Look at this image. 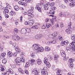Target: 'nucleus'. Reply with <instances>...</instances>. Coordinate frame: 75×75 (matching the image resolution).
Segmentation results:
<instances>
[{
    "label": "nucleus",
    "instance_id": "30",
    "mask_svg": "<svg viewBox=\"0 0 75 75\" xmlns=\"http://www.w3.org/2000/svg\"><path fill=\"white\" fill-rule=\"evenodd\" d=\"M47 27V23H45L42 27V29H45Z\"/></svg>",
    "mask_w": 75,
    "mask_h": 75
},
{
    "label": "nucleus",
    "instance_id": "63",
    "mask_svg": "<svg viewBox=\"0 0 75 75\" xmlns=\"http://www.w3.org/2000/svg\"><path fill=\"white\" fill-rule=\"evenodd\" d=\"M0 48V51L1 52H2L3 51V48L1 47Z\"/></svg>",
    "mask_w": 75,
    "mask_h": 75
},
{
    "label": "nucleus",
    "instance_id": "2",
    "mask_svg": "<svg viewBox=\"0 0 75 75\" xmlns=\"http://www.w3.org/2000/svg\"><path fill=\"white\" fill-rule=\"evenodd\" d=\"M35 62V60L34 59H32L29 60V62H27L26 63L25 65V67H26V68H28L30 67V64L31 65L33 66L34 65V62Z\"/></svg>",
    "mask_w": 75,
    "mask_h": 75
},
{
    "label": "nucleus",
    "instance_id": "5",
    "mask_svg": "<svg viewBox=\"0 0 75 75\" xmlns=\"http://www.w3.org/2000/svg\"><path fill=\"white\" fill-rule=\"evenodd\" d=\"M44 63L46 64L47 68H50V67H51V65L50 62H48V60L47 58H44Z\"/></svg>",
    "mask_w": 75,
    "mask_h": 75
},
{
    "label": "nucleus",
    "instance_id": "45",
    "mask_svg": "<svg viewBox=\"0 0 75 75\" xmlns=\"http://www.w3.org/2000/svg\"><path fill=\"white\" fill-rule=\"evenodd\" d=\"M42 6V5L41 4H38L36 6V7H41Z\"/></svg>",
    "mask_w": 75,
    "mask_h": 75
},
{
    "label": "nucleus",
    "instance_id": "64",
    "mask_svg": "<svg viewBox=\"0 0 75 75\" xmlns=\"http://www.w3.org/2000/svg\"><path fill=\"white\" fill-rule=\"evenodd\" d=\"M23 13L24 15H27V13L26 12L24 11L23 12Z\"/></svg>",
    "mask_w": 75,
    "mask_h": 75
},
{
    "label": "nucleus",
    "instance_id": "28",
    "mask_svg": "<svg viewBox=\"0 0 75 75\" xmlns=\"http://www.w3.org/2000/svg\"><path fill=\"white\" fill-rule=\"evenodd\" d=\"M18 29H17V28H15L14 29V34H17V33H18Z\"/></svg>",
    "mask_w": 75,
    "mask_h": 75
},
{
    "label": "nucleus",
    "instance_id": "10",
    "mask_svg": "<svg viewBox=\"0 0 75 75\" xmlns=\"http://www.w3.org/2000/svg\"><path fill=\"white\" fill-rule=\"evenodd\" d=\"M42 35L41 34L37 35L35 37V38L37 40H39V39L42 38Z\"/></svg>",
    "mask_w": 75,
    "mask_h": 75
},
{
    "label": "nucleus",
    "instance_id": "61",
    "mask_svg": "<svg viewBox=\"0 0 75 75\" xmlns=\"http://www.w3.org/2000/svg\"><path fill=\"white\" fill-rule=\"evenodd\" d=\"M5 18H8L9 16L8 14H7L6 13L5 14Z\"/></svg>",
    "mask_w": 75,
    "mask_h": 75
},
{
    "label": "nucleus",
    "instance_id": "56",
    "mask_svg": "<svg viewBox=\"0 0 75 75\" xmlns=\"http://www.w3.org/2000/svg\"><path fill=\"white\" fill-rule=\"evenodd\" d=\"M40 4L42 6L43 4H44V1L43 0H41L40 1Z\"/></svg>",
    "mask_w": 75,
    "mask_h": 75
},
{
    "label": "nucleus",
    "instance_id": "25",
    "mask_svg": "<svg viewBox=\"0 0 75 75\" xmlns=\"http://www.w3.org/2000/svg\"><path fill=\"white\" fill-rule=\"evenodd\" d=\"M41 74L42 75H48V72L46 71H42Z\"/></svg>",
    "mask_w": 75,
    "mask_h": 75
},
{
    "label": "nucleus",
    "instance_id": "60",
    "mask_svg": "<svg viewBox=\"0 0 75 75\" xmlns=\"http://www.w3.org/2000/svg\"><path fill=\"white\" fill-rule=\"evenodd\" d=\"M25 25H28V22L26 21H25L24 23Z\"/></svg>",
    "mask_w": 75,
    "mask_h": 75
},
{
    "label": "nucleus",
    "instance_id": "11",
    "mask_svg": "<svg viewBox=\"0 0 75 75\" xmlns=\"http://www.w3.org/2000/svg\"><path fill=\"white\" fill-rule=\"evenodd\" d=\"M32 73L35 74L34 75H39L38 73L40 72H38L36 69H33V70L32 71Z\"/></svg>",
    "mask_w": 75,
    "mask_h": 75
},
{
    "label": "nucleus",
    "instance_id": "59",
    "mask_svg": "<svg viewBox=\"0 0 75 75\" xmlns=\"http://www.w3.org/2000/svg\"><path fill=\"white\" fill-rule=\"evenodd\" d=\"M24 71H25V73L26 74H28V70L25 69V70Z\"/></svg>",
    "mask_w": 75,
    "mask_h": 75
},
{
    "label": "nucleus",
    "instance_id": "26",
    "mask_svg": "<svg viewBox=\"0 0 75 75\" xmlns=\"http://www.w3.org/2000/svg\"><path fill=\"white\" fill-rule=\"evenodd\" d=\"M45 50L46 51H50L51 50V49L48 47V46H46L45 48Z\"/></svg>",
    "mask_w": 75,
    "mask_h": 75
},
{
    "label": "nucleus",
    "instance_id": "40",
    "mask_svg": "<svg viewBox=\"0 0 75 75\" xmlns=\"http://www.w3.org/2000/svg\"><path fill=\"white\" fill-rule=\"evenodd\" d=\"M65 31L67 34H69V33H70V32H71V30H70V29H67Z\"/></svg>",
    "mask_w": 75,
    "mask_h": 75
},
{
    "label": "nucleus",
    "instance_id": "33",
    "mask_svg": "<svg viewBox=\"0 0 75 75\" xmlns=\"http://www.w3.org/2000/svg\"><path fill=\"white\" fill-rule=\"evenodd\" d=\"M8 72H9V73L11 74H14V72L13 70L11 69H9L8 70Z\"/></svg>",
    "mask_w": 75,
    "mask_h": 75
},
{
    "label": "nucleus",
    "instance_id": "54",
    "mask_svg": "<svg viewBox=\"0 0 75 75\" xmlns=\"http://www.w3.org/2000/svg\"><path fill=\"white\" fill-rule=\"evenodd\" d=\"M17 36L15 35H13L12 36V38L13 39V40H15L16 39V37Z\"/></svg>",
    "mask_w": 75,
    "mask_h": 75
},
{
    "label": "nucleus",
    "instance_id": "32",
    "mask_svg": "<svg viewBox=\"0 0 75 75\" xmlns=\"http://www.w3.org/2000/svg\"><path fill=\"white\" fill-rule=\"evenodd\" d=\"M2 62L4 64H5L7 63V59H3L2 60Z\"/></svg>",
    "mask_w": 75,
    "mask_h": 75
},
{
    "label": "nucleus",
    "instance_id": "4",
    "mask_svg": "<svg viewBox=\"0 0 75 75\" xmlns=\"http://www.w3.org/2000/svg\"><path fill=\"white\" fill-rule=\"evenodd\" d=\"M68 0L69 1H70L72 2L69 4V5L70 7H74V6H75V2H73L74 0H64V2H65V3H69Z\"/></svg>",
    "mask_w": 75,
    "mask_h": 75
},
{
    "label": "nucleus",
    "instance_id": "37",
    "mask_svg": "<svg viewBox=\"0 0 75 75\" xmlns=\"http://www.w3.org/2000/svg\"><path fill=\"white\" fill-rule=\"evenodd\" d=\"M25 3H32L33 1V0H25Z\"/></svg>",
    "mask_w": 75,
    "mask_h": 75
},
{
    "label": "nucleus",
    "instance_id": "43",
    "mask_svg": "<svg viewBox=\"0 0 75 75\" xmlns=\"http://www.w3.org/2000/svg\"><path fill=\"white\" fill-rule=\"evenodd\" d=\"M64 42L65 45H67L68 44H69V42L68 40H66L64 41Z\"/></svg>",
    "mask_w": 75,
    "mask_h": 75
},
{
    "label": "nucleus",
    "instance_id": "57",
    "mask_svg": "<svg viewBox=\"0 0 75 75\" xmlns=\"http://www.w3.org/2000/svg\"><path fill=\"white\" fill-rule=\"evenodd\" d=\"M6 25V23L5 22H3L2 23V25L4 26V27H5Z\"/></svg>",
    "mask_w": 75,
    "mask_h": 75
},
{
    "label": "nucleus",
    "instance_id": "20",
    "mask_svg": "<svg viewBox=\"0 0 75 75\" xmlns=\"http://www.w3.org/2000/svg\"><path fill=\"white\" fill-rule=\"evenodd\" d=\"M37 62L38 65H41L42 64V61L41 59H38L37 60Z\"/></svg>",
    "mask_w": 75,
    "mask_h": 75
},
{
    "label": "nucleus",
    "instance_id": "36",
    "mask_svg": "<svg viewBox=\"0 0 75 75\" xmlns=\"http://www.w3.org/2000/svg\"><path fill=\"white\" fill-rule=\"evenodd\" d=\"M9 73H8V71H6L4 72V73H2L1 75H8Z\"/></svg>",
    "mask_w": 75,
    "mask_h": 75
},
{
    "label": "nucleus",
    "instance_id": "7",
    "mask_svg": "<svg viewBox=\"0 0 75 75\" xmlns=\"http://www.w3.org/2000/svg\"><path fill=\"white\" fill-rule=\"evenodd\" d=\"M50 2H47L46 4H45L44 5V9L45 10H48L50 8Z\"/></svg>",
    "mask_w": 75,
    "mask_h": 75
},
{
    "label": "nucleus",
    "instance_id": "39",
    "mask_svg": "<svg viewBox=\"0 0 75 75\" xmlns=\"http://www.w3.org/2000/svg\"><path fill=\"white\" fill-rule=\"evenodd\" d=\"M49 12L51 14H54L55 13V11L54 10H51Z\"/></svg>",
    "mask_w": 75,
    "mask_h": 75
},
{
    "label": "nucleus",
    "instance_id": "58",
    "mask_svg": "<svg viewBox=\"0 0 75 75\" xmlns=\"http://www.w3.org/2000/svg\"><path fill=\"white\" fill-rule=\"evenodd\" d=\"M69 67L70 68H72V67H73V65L72 64H70L69 65Z\"/></svg>",
    "mask_w": 75,
    "mask_h": 75
},
{
    "label": "nucleus",
    "instance_id": "9",
    "mask_svg": "<svg viewBox=\"0 0 75 75\" xmlns=\"http://www.w3.org/2000/svg\"><path fill=\"white\" fill-rule=\"evenodd\" d=\"M58 34V32H55L52 34H50L49 35V37H50V38H54V37H55Z\"/></svg>",
    "mask_w": 75,
    "mask_h": 75
},
{
    "label": "nucleus",
    "instance_id": "3",
    "mask_svg": "<svg viewBox=\"0 0 75 75\" xmlns=\"http://www.w3.org/2000/svg\"><path fill=\"white\" fill-rule=\"evenodd\" d=\"M30 31V29L29 28H23L21 31V33L23 34H25L26 33H28Z\"/></svg>",
    "mask_w": 75,
    "mask_h": 75
},
{
    "label": "nucleus",
    "instance_id": "51",
    "mask_svg": "<svg viewBox=\"0 0 75 75\" xmlns=\"http://www.w3.org/2000/svg\"><path fill=\"white\" fill-rule=\"evenodd\" d=\"M55 5V3L54 2H52L51 4L50 3L49 6H54Z\"/></svg>",
    "mask_w": 75,
    "mask_h": 75
},
{
    "label": "nucleus",
    "instance_id": "22",
    "mask_svg": "<svg viewBox=\"0 0 75 75\" xmlns=\"http://www.w3.org/2000/svg\"><path fill=\"white\" fill-rule=\"evenodd\" d=\"M35 9L37 10L38 11H39V12L42 13V10H41V8L40 7H38L37 6H36Z\"/></svg>",
    "mask_w": 75,
    "mask_h": 75
},
{
    "label": "nucleus",
    "instance_id": "34",
    "mask_svg": "<svg viewBox=\"0 0 75 75\" xmlns=\"http://www.w3.org/2000/svg\"><path fill=\"white\" fill-rule=\"evenodd\" d=\"M15 50L17 52H20V50L18 47H16L15 48Z\"/></svg>",
    "mask_w": 75,
    "mask_h": 75
},
{
    "label": "nucleus",
    "instance_id": "24",
    "mask_svg": "<svg viewBox=\"0 0 75 75\" xmlns=\"http://www.w3.org/2000/svg\"><path fill=\"white\" fill-rule=\"evenodd\" d=\"M48 44H52H52H56L57 43V41L55 40H54L53 41L51 42H48Z\"/></svg>",
    "mask_w": 75,
    "mask_h": 75
},
{
    "label": "nucleus",
    "instance_id": "17",
    "mask_svg": "<svg viewBox=\"0 0 75 75\" xmlns=\"http://www.w3.org/2000/svg\"><path fill=\"white\" fill-rule=\"evenodd\" d=\"M60 52L61 54V56L63 58H65L66 57V54L65 53V52L61 50L60 51Z\"/></svg>",
    "mask_w": 75,
    "mask_h": 75
},
{
    "label": "nucleus",
    "instance_id": "16",
    "mask_svg": "<svg viewBox=\"0 0 75 75\" xmlns=\"http://www.w3.org/2000/svg\"><path fill=\"white\" fill-rule=\"evenodd\" d=\"M34 21L33 20L29 21L28 22V25H32L34 24Z\"/></svg>",
    "mask_w": 75,
    "mask_h": 75
},
{
    "label": "nucleus",
    "instance_id": "35",
    "mask_svg": "<svg viewBox=\"0 0 75 75\" xmlns=\"http://www.w3.org/2000/svg\"><path fill=\"white\" fill-rule=\"evenodd\" d=\"M22 38L21 37H20L19 36L16 35V39L15 41H17L18 40H21Z\"/></svg>",
    "mask_w": 75,
    "mask_h": 75
},
{
    "label": "nucleus",
    "instance_id": "6",
    "mask_svg": "<svg viewBox=\"0 0 75 75\" xmlns=\"http://www.w3.org/2000/svg\"><path fill=\"white\" fill-rule=\"evenodd\" d=\"M75 43V40L73 41L70 44V45H71V51H75V45L74 44Z\"/></svg>",
    "mask_w": 75,
    "mask_h": 75
},
{
    "label": "nucleus",
    "instance_id": "18",
    "mask_svg": "<svg viewBox=\"0 0 75 75\" xmlns=\"http://www.w3.org/2000/svg\"><path fill=\"white\" fill-rule=\"evenodd\" d=\"M56 69L57 70V74L59 75H62V74H60L61 73V72L62 71H61V69Z\"/></svg>",
    "mask_w": 75,
    "mask_h": 75
},
{
    "label": "nucleus",
    "instance_id": "19",
    "mask_svg": "<svg viewBox=\"0 0 75 75\" xmlns=\"http://www.w3.org/2000/svg\"><path fill=\"white\" fill-rule=\"evenodd\" d=\"M14 8L16 11H18V10H20L19 7L17 5L15 6L14 7Z\"/></svg>",
    "mask_w": 75,
    "mask_h": 75
},
{
    "label": "nucleus",
    "instance_id": "44",
    "mask_svg": "<svg viewBox=\"0 0 75 75\" xmlns=\"http://www.w3.org/2000/svg\"><path fill=\"white\" fill-rule=\"evenodd\" d=\"M59 39L60 41L62 40V36L60 35H59Z\"/></svg>",
    "mask_w": 75,
    "mask_h": 75
},
{
    "label": "nucleus",
    "instance_id": "47",
    "mask_svg": "<svg viewBox=\"0 0 75 75\" xmlns=\"http://www.w3.org/2000/svg\"><path fill=\"white\" fill-rule=\"evenodd\" d=\"M51 25L49 23H47V28H50V27H51Z\"/></svg>",
    "mask_w": 75,
    "mask_h": 75
},
{
    "label": "nucleus",
    "instance_id": "14",
    "mask_svg": "<svg viewBox=\"0 0 75 75\" xmlns=\"http://www.w3.org/2000/svg\"><path fill=\"white\" fill-rule=\"evenodd\" d=\"M9 14L11 16H13V15L16 16V12L13 11H12L10 12Z\"/></svg>",
    "mask_w": 75,
    "mask_h": 75
},
{
    "label": "nucleus",
    "instance_id": "31",
    "mask_svg": "<svg viewBox=\"0 0 75 75\" xmlns=\"http://www.w3.org/2000/svg\"><path fill=\"white\" fill-rule=\"evenodd\" d=\"M8 9H5L4 11V14H8Z\"/></svg>",
    "mask_w": 75,
    "mask_h": 75
},
{
    "label": "nucleus",
    "instance_id": "38",
    "mask_svg": "<svg viewBox=\"0 0 75 75\" xmlns=\"http://www.w3.org/2000/svg\"><path fill=\"white\" fill-rule=\"evenodd\" d=\"M21 62H25V59L24 57H22L21 58Z\"/></svg>",
    "mask_w": 75,
    "mask_h": 75
},
{
    "label": "nucleus",
    "instance_id": "46",
    "mask_svg": "<svg viewBox=\"0 0 75 75\" xmlns=\"http://www.w3.org/2000/svg\"><path fill=\"white\" fill-rule=\"evenodd\" d=\"M60 45L61 46H64V45H65V43L64 42V41H62L60 44Z\"/></svg>",
    "mask_w": 75,
    "mask_h": 75
},
{
    "label": "nucleus",
    "instance_id": "41",
    "mask_svg": "<svg viewBox=\"0 0 75 75\" xmlns=\"http://www.w3.org/2000/svg\"><path fill=\"white\" fill-rule=\"evenodd\" d=\"M58 58H59V56H58V55L57 54L54 56V59L55 60H56V59H57Z\"/></svg>",
    "mask_w": 75,
    "mask_h": 75
},
{
    "label": "nucleus",
    "instance_id": "15",
    "mask_svg": "<svg viewBox=\"0 0 75 75\" xmlns=\"http://www.w3.org/2000/svg\"><path fill=\"white\" fill-rule=\"evenodd\" d=\"M7 55L9 57H11L13 55V53L9 51H8Z\"/></svg>",
    "mask_w": 75,
    "mask_h": 75
},
{
    "label": "nucleus",
    "instance_id": "13",
    "mask_svg": "<svg viewBox=\"0 0 75 75\" xmlns=\"http://www.w3.org/2000/svg\"><path fill=\"white\" fill-rule=\"evenodd\" d=\"M30 11H31V12H30V13H29L28 14V16H29L30 17H34V15L33 14H32V13H33V10H30Z\"/></svg>",
    "mask_w": 75,
    "mask_h": 75
},
{
    "label": "nucleus",
    "instance_id": "49",
    "mask_svg": "<svg viewBox=\"0 0 75 75\" xmlns=\"http://www.w3.org/2000/svg\"><path fill=\"white\" fill-rule=\"evenodd\" d=\"M74 59L72 58H70L69 59V62H74Z\"/></svg>",
    "mask_w": 75,
    "mask_h": 75
},
{
    "label": "nucleus",
    "instance_id": "12",
    "mask_svg": "<svg viewBox=\"0 0 75 75\" xmlns=\"http://www.w3.org/2000/svg\"><path fill=\"white\" fill-rule=\"evenodd\" d=\"M18 3L19 4H20V5H22L23 6H24V7L27 6V4L21 1H19Z\"/></svg>",
    "mask_w": 75,
    "mask_h": 75
},
{
    "label": "nucleus",
    "instance_id": "1",
    "mask_svg": "<svg viewBox=\"0 0 75 75\" xmlns=\"http://www.w3.org/2000/svg\"><path fill=\"white\" fill-rule=\"evenodd\" d=\"M40 45L38 44H34L32 47V48L35 50H36L38 52H42L44 50V48L42 47H39Z\"/></svg>",
    "mask_w": 75,
    "mask_h": 75
},
{
    "label": "nucleus",
    "instance_id": "27",
    "mask_svg": "<svg viewBox=\"0 0 75 75\" xmlns=\"http://www.w3.org/2000/svg\"><path fill=\"white\" fill-rule=\"evenodd\" d=\"M31 28H34L37 30L38 28V26L37 25H34L31 27Z\"/></svg>",
    "mask_w": 75,
    "mask_h": 75
},
{
    "label": "nucleus",
    "instance_id": "8",
    "mask_svg": "<svg viewBox=\"0 0 75 75\" xmlns=\"http://www.w3.org/2000/svg\"><path fill=\"white\" fill-rule=\"evenodd\" d=\"M15 61L17 65H20L21 63V58L20 57H18L16 58L15 59Z\"/></svg>",
    "mask_w": 75,
    "mask_h": 75
},
{
    "label": "nucleus",
    "instance_id": "52",
    "mask_svg": "<svg viewBox=\"0 0 75 75\" xmlns=\"http://www.w3.org/2000/svg\"><path fill=\"white\" fill-rule=\"evenodd\" d=\"M9 38V37H6L5 36H3V39L5 40H6V39H8Z\"/></svg>",
    "mask_w": 75,
    "mask_h": 75
},
{
    "label": "nucleus",
    "instance_id": "23",
    "mask_svg": "<svg viewBox=\"0 0 75 75\" xmlns=\"http://www.w3.org/2000/svg\"><path fill=\"white\" fill-rule=\"evenodd\" d=\"M71 47H72V45H70V44H69V45L68 46H67L66 49L67 51H71Z\"/></svg>",
    "mask_w": 75,
    "mask_h": 75
},
{
    "label": "nucleus",
    "instance_id": "50",
    "mask_svg": "<svg viewBox=\"0 0 75 75\" xmlns=\"http://www.w3.org/2000/svg\"><path fill=\"white\" fill-rule=\"evenodd\" d=\"M32 58H35V54L32 53L31 54H30Z\"/></svg>",
    "mask_w": 75,
    "mask_h": 75
},
{
    "label": "nucleus",
    "instance_id": "62",
    "mask_svg": "<svg viewBox=\"0 0 75 75\" xmlns=\"http://www.w3.org/2000/svg\"><path fill=\"white\" fill-rule=\"evenodd\" d=\"M62 12H61L59 15L60 17H62Z\"/></svg>",
    "mask_w": 75,
    "mask_h": 75
},
{
    "label": "nucleus",
    "instance_id": "29",
    "mask_svg": "<svg viewBox=\"0 0 75 75\" xmlns=\"http://www.w3.org/2000/svg\"><path fill=\"white\" fill-rule=\"evenodd\" d=\"M1 58H5V57H6V53L4 52L2 53L1 54Z\"/></svg>",
    "mask_w": 75,
    "mask_h": 75
},
{
    "label": "nucleus",
    "instance_id": "53",
    "mask_svg": "<svg viewBox=\"0 0 75 75\" xmlns=\"http://www.w3.org/2000/svg\"><path fill=\"white\" fill-rule=\"evenodd\" d=\"M60 7V8H65V5H64L62 4H61L59 6Z\"/></svg>",
    "mask_w": 75,
    "mask_h": 75
},
{
    "label": "nucleus",
    "instance_id": "42",
    "mask_svg": "<svg viewBox=\"0 0 75 75\" xmlns=\"http://www.w3.org/2000/svg\"><path fill=\"white\" fill-rule=\"evenodd\" d=\"M15 23L16 25H17V24H18V23H19V20H18V19L16 20L15 21Z\"/></svg>",
    "mask_w": 75,
    "mask_h": 75
},
{
    "label": "nucleus",
    "instance_id": "48",
    "mask_svg": "<svg viewBox=\"0 0 75 75\" xmlns=\"http://www.w3.org/2000/svg\"><path fill=\"white\" fill-rule=\"evenodd\" d=\"M71 36L72 37V38H71L72 40H75V35L72 34L71 35Z\"/></svg>",
    "mask_w": 75,
    "mask_h": 75
},
{
    "label": "nucleus",
    "instance_id": "21",
    "mask_svg": "<svg viewBox=\"0 0 75 75\" xmlns=\"http://www.w3.org/2000/svg\"><path fill=\"white\" fill-rule=\"evenodd\" d=\"M18 71L20 74H23L24 73V70H23V69L21 68H19L18 69Z\"/></svg>",
    "mask_w": 75,
    "mask_h": 75
},
{
    "label": "nucleus",
    "instance_id": "55",
    "mask_svg": "<svg viewBox=\"0 0 75 75\" xmlns=\"http://www.w3.org/2000/svg\"><path fill=\"white\" fill-rule=\"evenodd\" d=\"M6 8H10V5L8 4H6Z\"/></svg>",
    "mask_w": 75,
    "mask_h": 75
}]
</instances>
